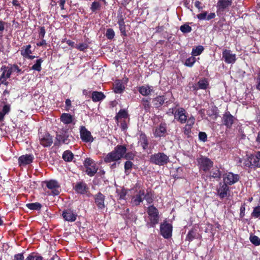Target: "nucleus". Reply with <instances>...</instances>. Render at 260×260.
<instances>
[{
  "mask_svg": "<svg viewBox=\"0 0 260 260\" xmlns=\"http://www.w3.org/2000/svg\"><path fill=\"white\" fill-rule=\"evenodd\" d=\"M60 119L64 124H69L73 122L74 117L69 113H63L61 115Z\"/></svg>",
  "mask_w": 260,
  "mask_h": 260,
  "instance_id": "25",
  "label": "nucleus"
},
{
  "mask_svg": "<svg viewBox=\"0 0 260 260\" xmlns=\"http://www.w3.org/2000/svg\"><path fill=\"white\" fill-rule=\"evenodd\" d=\"M166 100L165 95H158L153 98L152 102L154 107L159 109L165 103L169 104V101H166Z\"/></svg>",
  "mask_w": 260,
  "mask_h": 260,
  "instance_id": "19",
  "label": "nucleus"
},
{
  "mask_svg": "<svg viewBox=\"0 0 260 260\" xmlns=\"http://www.w3.org/2000/svg\"><path fill=\"white\" fill-rule=\"evenodd\" d=\"M143 188V183L141 180H137L134 186L132 188L135 191H138L139 189Z\"/></svg>",
  "mask_w": 260,
  "mask_h": 260,
  "instance_id": "52",
  "label": "nucleus"
},
{
  "mask_svg": "<svg viewBox=\"0 0 260 260\" xmlns=\"http://www.w3.org/2000/svg\"><path fill=\"white\" fill-rule=\"evenodd\" d=\"M43 62L42 58H40L36 60V63L32 66L31 69L35 71L40 72L42 70L41 64Z\"/></svg>",
  "mask_w": 260,
  "mask_h": 260,
  "instance_id": "40",
  "label": "nucleus"
},
{
  "mask_svg": "<svg viewBox=\"0 0 260 260\" xmlns=\"http://www.w3.org/2000/svg\"><path fill=\"white\" fill-rule=\"evenodd\" d=\"M202 4L200 1H196L194 3V6L199 9V11H201L203 9V7L202 6Z\"/></svg>",
  "mask_w": 260,
  "mask_h": 260,
  "instance_id": "64",
  "label": "nucleus"
},
{
  "mask_svg": "<svg viewBox=\"0 0 260 260\" xmlns=\"http://www.w3.org/2000/svg\"><path fill=\"white\" fill-rule=\"evenodd\" d=\"M62 216L65 221L74 222L77 219V214L71 209H67L62 211Z\"/></svg>",
  "mask_w": 260,
  "mask_h": 260,
  "instance_id": "13",
  "label": "nucleus"
},
{
  "mask_svg": "<svg viewBox=\"0 0 260 260\" xmlns=\"http://www.w3.org/2000/svg\"><path fill=\"white\" fill-rule=\"evenodd\" d=\"M150 98H143L141 100V104L142 108L145 111V113H150V110L151 109V105L150 103Z\"/></svg>",
  "mask_w": 260,
  "mask_h": 260,
  "instance_id": "27",
  "label": "nucleus"
},
{
  "mask_svg": "<svg viewBox=\"0 0 260 260\" xmlns=\"http://www.w3.org/2000/svg\"><path fill=\"white\" fill-rule=\"evenodd\" d=\"M126 150L125 145H117L111 152L108 153L104 157V161L105 163L108 164L112 161H118L122 158L133 160L135 156L134 153L132 152L126 153Z\"/></svg>",
  "mask_w": 260,
  "mask_h": 260,
  "instance_id": "1",
  "label": "nucleus"
},
{
  "mask_svg": "<svg viewBox=\"0 0 260 260\" xmlns=\"http://www.w3.org/2000/svg\"><path fill=\"white\" fill-rule=\"evenodd\" d=\"M192 128V127L186 125L184 127L183 132L185 136H187V137H190V134L191 133Z\"/></svg>",
  "mask_w": 260,
  "mask_h": 260,
  "instance_id": "55",
  "label": "nucleus"
},
{
  "mask_svg": "<svg viewBox=\"0 0 260 260\" xmlns=\"http://www.w3.org/2000/svg\"><path fill=\"white\" fill-rule=\"evenodd\" d=\"M127 193V190L124 188H122L118 193L119 199L125 200Z\"/></svg>",
  "mask_w": 260,
  "mask_h": 260,
  "instance_id": "58",
  "label": "nucleus"
},
{
  "mask_svg": "<svg viewBox=\"0 0 260 260\" xmlns=\"http://www.w3.org/2000/svg\"><path fill=\"white\" fill-rule=\"evenodd\" d=\"M74 157L73 153L70 150L65 151L62 154V158L65 161L70 162Z\"/></svg>",
  "mask_w": 260,
  "mask_h": 260,
  "instance_id": "36",
  "label": "nucleus"
},
{
  "mask_svg": "<svg viewBox=\"0 0 260 260\" xmlns=\"http://www.w3.org/2000/svg\"><path fill=\"white\" fill-rule=\"evenodd\" d=\"M10 110V105L9 104H6L3 106L1 112L5 115L9 113Z\"/></svg>",
  "mask_w": 260,
  "mask_h": 260,
  "instance_id": "59",
  "label": "nucleus"
},
{
  "mask_svg": "<svg viewBox=\"0 0 260 260\" xmlns=\"http://www.w3.org/2000/svg\"><path fill=\"white\" fill-rule=\"evenodd\" d=\"M236 118L230 113L229 111L226 112L222 116V122L223 125L227 128L230 129L234 122Z\"/></svg>",
  "mask_w": 260,
  "mask_h": 260,
  "instance_id": "14",
  "label": "nucleus"
},
{
  "mask_svg": "<svg viewBox=\"0 0 260 260\" xmlns=\"http://www.w3.org/2000/svg\"><path fill=\"white\" fill-rule=\"evenodd\" d=\"M89 46L86 43H80L78 45H76L75 46V48L81 51H85L88 48Z\"/></svg>",
  "mask_w": 260,
  "mask_h": 260,
  "instance_id": "50",
  "label": "nucleus"
},
{
  "mask_svg": "<svg viewBox=\"0 0 260 260\" xmlns=\"http://www.w3.org/2000/svg\"><path fill=\"white\" fill-rule=\"evenodd\" d=\"M120 127L122 131H125L127 129L128 126L125 120H123L121 121Z\"/></svg>",
  "mask_w": 260,
  "mask_h": 260,
  "instance_id": "62",
  "label": "nucleus"
},
{
  "mask_svg": "<svg viewBox=\"0 0 260 260\" xmlns=\"http://www.w3.org/2000/svg\"><path fill=\"white\" fill-rule=\"evenodd\" d=\"M222 58L225 63H234L236 60V55L232 53L230 50L224 49L222 51Z\"/></svg>",
  "mask_w": 260,
  "mask_h": 260,
  "instance_id": "16",
  "label": "nucleus"
},
{
  "mask_svg": "<svg viewBox=\"0 0 260 260\" xmlns=\"http://www.w3.org/2000/svg\"><path fill=\"white\" fill-rule=\"evenodd\" d=\"M74 188L78 193L82 194L86 193L88 189L87 184L83 182H77Z\"/></svg>",
  "mask_w": 260,
  "mask_h": 260,
  "instance_id": "23",
  "label": "nucleus"
},
{
  "mask_svg": "<svg viewBox=\"0 0 260 260\" xmlns=\"http://www.w3.org/2000/svg\"><path fill=\"white\" fill-rule=\"evenodd\" d=\"M199 139L201 141L205 142L207 141V135L205 132H200L199 133Z\"/></svg>",
  "mask_w": 260,
  "mask_h": 260,
  "instance_id": "56",
  "label": "nucleus"
},
{
  "mask_svg": "<svg viewBox=\"0 0 260 260\" xmlns=\"http://www.w3.org/2000/svg\"><path fill=\"white\" fill-rule=\"evenodd\" d=\"M106 36L107 39L112 40L114 38L115 32L112 28H108L106 30Z\"/></svg>",
  "mask_w": 260,
  "mask_h": 260,
  "instance_id": "51",
  "label": "nucleus"
},
{
  "mask_svg": "<svg viewBox=\"0 0 260 260\" xmlns=\"http://www.w3.org/2000/svg\"><path fill=\"white\" fill-rule=\"evenodd\" d=\"M196 232L195 230L192 229L188 232L185 240L191 242L196 238Z\"/></svg>",
  "mask_w": 260,
  "mask_h": 260,
  "instance_id": "43",
  "label": "nucleus"
},
{
  "mask_svg": "<svg viewBox=\"0 0 260 260\" xmlns=\"http://www.w3.org/2000/svg\"><path fill=\"white\" fill-rule=\"evenodd\" d=\"M44 183L46 184V185L48 188L50 189H54V190L52 191L54 195H58L59 193V192L56 190V188H58L60 187V185L56 180H50L49 181H46L44 182Z\"/></svg>",
  "mask_w": 260,
  "mask_h": 260,
  "instance_id": "21",
  "label": "nucleus"
},
{
  "mask_svg": "<svg viewBox=\"0 0 260 260\" xmlns=\"http://www.w3.org/2000/svg\"><path fill=\"white\" fill-rule=\"evenodd\" d=\"M101 5L99 2L94 1L93 2L91 6L90 9L92 12H96L97 10L101 9Z\"/></svg>",
  "mask_w": 260,
  "mask_h": 260,
  "instance_id": "48",
  "label": "nucleus"
},
{
  "mask_svg": "<svg viewBox=\"0 0 260 260\" xmlns=\"http://www.w3.org/2000/svg\"><path fill=\"white\" fill-rule=\"evenodd\" d=\"M185 110L182 108H179L175 114V116H177L178 121L182 124L185 123L187 121V116L185 114Z\"/></svg>",
  "mask_w": 260,
  "mask_h": 260,
  "instance_id": "22",
  "label": "nucleus"
},
{
  "mask_svg": "<svg viewBox=\"0 0 260 260\" xmlns=\"http://www.w3.org/2000/svg\"><path fill=\"white\" fill-rule=\"evenodd\" d=\"M147 213L149 221L146 225L148 228H154L159 222V211L154 205H150L148 207Z\"/></svg>",
  "mask_w": 260,
  "mask_h": 260,
  "instance_id": "3",
  "label": "nucleus"
},
{
  "mask_svg": "<svg viewBox=\"0 0 260 260\" xmlns=\"http://www.w3.org/2000/svg\"><path fill=\"white\" fill-rule=\"evenodd\" d=\"M210 176L215 179H220L221 178V172L217 168H213L210 172Z\"/></svg>",
  "mask_w": 260,
  "mask_h": 260,
  "instance_id": "38",
  "label": "nucleus"
},
{
  "mask_svg": "<svg viewBox=\"0 0 260 260\" xmlns=\"http://www.w3.org/2000/svg\"><path fill=\"white\" fill-rule=\"evenodd\" d=\"M39 39H43L46 34V30L44 26H39Z\"/></svg>",
  "mask_w": 260,
  "mask_h": 260,
  "instance_id": "54",
  "label": "nucleus"
},
{
  "mask_svg": "<svg viewBox=\"0 0 260 260\" xmlns=\"http://www.w3.org/2000/svg\"><path fill=\"white\" fill-rule=\"evenodd\" d=\"M94 199L95 203L100 210H103L106 207L105 204V196L101 192H99L94 195Z\"/></svg>",
  "mask_w": 260,
  "mask_h": 260,
  "instance_id": "18",
  "label": "nucleus"
},
{
  "mask_svg": "<svg viewBox=\"0 0 260 260\" xmlns=\"http://www.w3.org/2000/svg\"><path fill=\"white\" fill-rule=\"evenodd\" d=\"M252 216L255 218L260 217V206H258L254 208L253 212L251 213Z\"/></svg>",
  "mask_w": 260,
  "mask_h": 260,
  "instance_id": "53",
  "label": "nucleus"
},
{
  "mask_svg": "<svg viewBox=\"0 0 260 260\" xmlns=\"http://www.w3.org/2000/svg\"><path fill=\"white\" fill-rule=\"evenodd\" d=\"M128 117V114L127 111L125 109H120L119 112L117 113L115 117V119L116 121V123H118L119 122V119L121 118H127Z\"/></svg>",
  "mask_w": 260,
  "mask_h": 260,
  "instance_id": "31",
  "label": "nucleus"
},
{
  "mask_svg": "<svg viewBox=\"0 0 260 260\" xmlns=\"http://www.w3.org/2000/svg\"><path fill=\"white\" fill-rule=\"evenodd\" d=\"M31 46L29 44L26 46H23L20 50L21 55L24 58L28 56L29 54H32V50H31Z\"/></svg>",
  "mask_w": 260,
  "mask_h": 260,
  "instance_id": "30",
  "label": "nucleus"
},
{
  "mask_svg": "<svg viewBox=\"0 0 260 260\" xmlns=\"http://www.w3.org/2000/svg\"><path fill=\"white\" fill-rule=\"evenodd\" d=\"M124 89V86L120 81H117L115 83L113 90L116 93H121L123 92Z\"/></svg>",
  "mask_w": 260,
  "mask_h": 260,
  "instance_id": "33",
  "label": "nucleus"
},
{
  "mask_svg": "<svg viewBox=\"0 0 260 260\" xmlns=\"http://www.w3.org/2000/svg\"><path fill=\"white\" fill-rule=\"evenodd\" d=\"M144 200V198L137 193L136 195L133 196L132 198V203L134 205L137 206L140 205Z\"/></svg>",
  "mask_w": 260,
  "mask_h": 260,
  "instance_id": "32",
  "label": "nucleus"
},
{
  "mask_svg": "<svg viewBox=\"0 0 260 260\" xmlns=\"http://www.w3.org/2000/svg\"><path fill=\"white\" fill-rule=\"evenodd\" d=\"M34 159V156L31 154H26L22 155L19 157L18 159V164L19 166H25L30 164Z\"/></svg>",
  "mask_w": 260,
  "mask_h": 260,
  "instance_id": "15",
  "label": "nucleus"
},
{
  "mask_svg": "<svg viewBox=\"0 0 260 260\" xmlns=\"http://www.w3.org/2000/svg\"><path fill=\"white\" fill-rule=\"evenodd\" d=\"M125 15L123 14L122 12H118L117 14V23L118 22H125L124 20L125 19Z\"/></svg>",
  "mask_w": 260,
  "mask_h": 260,
  "instance_id": "61",
  "label": "nucleus"
},
{
  "mask_svg": "<svg viewBox=\"0 0 260 260\" xmlns=\"http://www.w3.org/2000/svg\"><path fill=\"white\" fill-rule=\"evenodd\" d=\"M173 226L171 223L164 221L160 225V233L165 239H169L172 236Z\"/></svg>",
  "mask_w": 260,
  "mask_h": 260,
  "instance_id": "7",
  "label": "nucleus"
},
{
  "mask_svg": "<svg viewBox=\"0 0 260 260\" xmlns=\"http://www.w3.org/2000/svg\"><path fill=\"white\" fill-rule=\"evenodd\" d=\"M208 13L207 11H204L201 13H200L197 15V17L199 20H206Z\"/></svg>",
  "mask_w": 260,
  "mask_h": 260,
  "instance_id": "60",
  "label": "nucleus"
},
{
  "mask_svg": "<svg viewBox=\"0 0 260 260\" xmlns=\"http://www.w3.org/2000/svg\"><path fill=\"white\" fill-rule=\"evenodd\" d=\"M39 140L40 144L45 147H50L53 143L52 137L47 132L40 134Z\"/></svg>",
  "mask_w": 260,
  "mask_h": 260,
  "instance_id": "10",
  "label": "nucleus"
},
{
  "mask_svg": "<svg viewBox=\"0 0 260 260\" xmlns=\"http://www.w3.org/2000/svg\"><path fill=\"white\" fill-rule=\"evenodd\" d=\"M195 118L191 116L187 119L186 125L192 127L195 123Z\"/></svg>",
  "mask_w": 260,
  "mask_h": 260,
  "instance_id": "57",
  "label": "nucleus"
},
{
  "mask_svg": "<svg viewBox=\"0 0 260 260\" xmlns=\"http://www.w3.org/2000/svg\"><path fill=\"white\" fill-rule=\"evenodd\" d=\"M204 49V48L203 46L201 45H199L197 47H196V48H193L192 50L191 55L194 56H198L203 52Z\"/></svg>",
  "mask_w": 260,
  "mask_h": 260,
  "instance_id": "41",
  "label": "nucleus"
},
{
  "mask_svg": "<svg viewBox=\"0 0 260 260\" xmlns=\"http://www.w3.org/2000/svg\"><path fill=\"white\" fill-rule=\"evenodd\" d=\"M149 161L152 164L161 166L169 162V157L164 152H157L150 155Z\"/></svg>",
  "mask_w": 260,
  "mask_h": 260,
  "instance_id": "4",
  "label": "nucleus"
},
{
  "mask_svg": "<svg viewBox=\"0 0 260 260\" xmlns=\"http://www.w3.org/2000/svg\"><path fill=\"white\" fill-rule=\"evenodd\" d=\"M8 68V74H10L11 75L12 73H16L17 74V75L19 74L23 73L24 71H22V69H20L17 64H9L7 66ZM9 75V74H8Z\"/></svg>",
  "mask_w": 260,
  "mask_h": 260,
  "instance_id": "26",
  "label": "nucleus"
},
{
  "mask_svg": "<svg viewBox=\"0 0 260 260\" xmlns=\"http://www.w3.org/2000/svg\"><path fill=\"white\" fill-rule=\"evenodd\" d=\"M246 156L242 160H240V162L243 161L244 167L251 169L260 168V151H257L255 154H247Z\"/></svg>",
  "mask_w": 260,
  "mask_h": 260,
  "instance_id": "2",
  "label": "nucleus"
},
{
  "mask_svg": "<svg viewBox=\"0 0 260 260\" xmlns=\"http://www.w3.org/2000/svg\"><path fill=\"white\" fill-rule=\"evenodd\" d=\"M80 134L81 140L84 142H92L94 140L91 133L84 126L80 127Z\"/></svg>",
  "mask_w": 260,
  "mask_h": 260,
  "instance_id": "11",
  "label": "nucleus"
},
{
  "mask_svg": "<svg viewBox=\"0 0 260 260\" xmlns=\"http://www.w3.org/2000/svg\"><path fill=\"white\" fill-rule=\"evenodd\" d=\"M56 139L59 144L61 143L68 144L70 142L69 135L64 131L59 132L57 133Z\"/></svg>",
  "mask_w": 260,
  "mask_h": 260,
  "instance_id": "20",
  "label": "nucleus"
},
{
  "mask_svg": "<svg viewBox=\"0 0 260 260\" xmlns=\"http://www.w3.org/2000/svg\"><path fill=\"white\" fill-rule=\"evenodd\" d=\"M232 4V0H218L217 3V13H223Z\"/></svg>",
  "mask_w": 260,
  "mask_h": 260,
  "instance_id": "17",
  "label": "nucleus"
},
{
  "mask_svg": "<svg viewBox=\"0 0 260 260\" xmlns=\"http://www.w3.org/2000/svg\"><path fill=\"white\" fill-rule=\"evenodd\" d=\"M117 24L119 25V28L120 31L121 35L123 37H126L127 34L125 22H118Z\"/></svg>",
  "mask_w": 260,
  "mask_h": 260,
  "instance_id": "42",
  "label": "nucleus"
},
{
  "mask_svg": "<svg viewBox=\"0 0 260 260\" xmlns=\"http://www.w3.org/2000/svg\"><path fill=\"white\" fill-rule=\"evenodd\" d=\"M196 61L195 57L192 55L185 60L184 65L186 67H192Z\"/></svg>",
  "mask_w": 260,
  "mask_h": 260,
  "instance_id": "44",
  "label": "nucleus"
},
{
  "mask_svg": "<svg viewBox=\"0 0 260 260\" xmlns=\"http://www.w3.org/2000/svg\"><path fill=\"white\" fill-rule=\"evenodd\" d=\"M66 110L69 111L71 107V101L70 99H68L66 100Z\"/></svg>",
  "mask_w": 260,
  "mask_h": 260,
  "instance_id": "63",
  "label": "nucleus"
},
{
  "mask_svg": "<svg viewBox=\"0 0 260 260\" xmlns=\"http://www.w3.org/2000/svg\"><path fill=\"white\" fill-rule=\"evenodd\" d=\"M249 240L255 246L260 245V238L255 235H250Z\"/></svg>",
  "mask_w": 260,
  "mask_h": 260,
  "instance_id": "47",
  "label": "nucleus"
},
{
  "mask_svg": "<svg viewBox=\"0 0 260 260\" xmlns=\"http://www.w3.org/2000/svg\"><path fill=\"white\" fill-rule=\"evenodd\" d=\"M216 190L218 196L221 199L229 197L230 194L229 185L223 182H219Z\"/></svg>",
  "mask_w": 260,
  "mask_h": 260,
  "instance_id": "9",
  "label": "nucleus"
},
{
  "mask_svg": "<svg viewBox=\"0 0 260 260\" xmlns=\"http://www.w3.org/2000/svg\"><path fill=\"white\" fill-rule=\"evenodd\" d=\"M239 176L232 172H229L224 175L223 179V182L226 183L228 185H232L239 180Z\"/></svg>",
  "mask_w": 260,
  "mask_h": 260,
  "instance_id": "12",
  "label": "nucleus"
},
{
  "mask_svg": "<svg viewBox=\"0 0 260 260\" xmlns=\"http://www.w3.org/2000/svg\"><path fill=\"white\" fill-rule=\"evenodd\" d=\"M133 166L134 164L129 160H127L125 162L124 168V172L126 174H128L131 172Z\"/></svg>",
  "mask_w": 260,
  "mask_h": 260,
  "instance_id": "45",
  "label": "nucleus"
},
{
  "mask_svg": "<svg viewBox=\"0 0 260 260\" xmlns=\"http://www.w3.org/2000/svg\"><path fill=\"white\" fill-rule=\"evenodd\" d=\"M25 260H43V257L38 253L32 252L27 256Z\"/></svg>",
  "mask_w": 260,
  "mask_h": 260,
  "instance_id": "37",
  "label": "nucleus"
},
{
  "mask_svg": "<svg viewBox=\"0 0 260 260\" xmlns=\"http://www.w3.org/2000/svg\"><path fill=\"white\" fill-rule=\"evenodd\" d=\"M209 85V82L208 80L205 78L200 80L198 82L199 89L206 90L208 88Z\"/></svg>",
  "mask_w": 260,
  "mask_h": 260,
  "instance_id": "35",
  "label": "nucleus"
},
{
  "mask_svg": "<svg viewBox=\"0 0 260 260\" xmlns=\"http://www.w3.org/2000/svg\"><path fill=\"white\" fill-rule=\"evenodd\" d=\"M198 166L200 170L207 172L213 167V162L209 158L201 156L197 159Z\"/></svg>",
  "mask_w": 260,
  "mask_h": 260,
  "instance_id": "6",
  "label": "nucleus"
},
{
  "mask_svg": "<svg viewBox=\"0 0 260 260\" xmlns=\"http://www.w3.org/2000/svg\"><path fill=\"white\" fill-rule=\"evenodd\" d=\"M1 71L2 72V74L0 76V77L5 79H7L9 78L11 76V74H9V75H8V68L7 66H2V67L1 68Z\"/></svg>",
  "mask_w": 260,
  "mask_h": 260,
  "instance_id": "39",
  "label": "nucleus"
},
{
  "mask_svg": "<svg viewBox=\"0 0 260 260\" xmlns=\"http://www.w3.org/2000/svg\"><path fill=\"white\" fill-rule=\"evenodd\" d=\"M167 133V124L164 122H161L157 126L154 127L153 129V134L155 138L165 137Z\"/></svg>",
  "mask_w": 260,
  "mask_h": 260,
  "instance_id": "8",
  "label": "nucleus"
},
{
  "mask_svg": "<svg viewBox=\"0 0 260 260\" xmlns=\"http://www.w3.org/2000/svg\"><path fill=\"white\" fill-rule=\"evenodd\" d=\"M84 166L86 168L85 173L90 176H93L97 172L98 168L94 161L90 158H86L83 162Z\"/></svg>",
  "mask_w": 260,
  "mask_h": 260,
  "instance_id": "5",
  "label": "nucleus"
},
{
  "mask_svg": "<svg viewBox=\"0 0 260 260\" xmlns=\"http://www.w3.org/2000/svg\"><path fill=\"white\" fill-rule=\"evenodd\" d=\"M26 207L31 210H40L42 206V205L38 203V202H36V203H28V204H26Z\"/></svg>",
  "mask_w": 260,
  "mask_h": 260,
  "instance_id": "34",
  "label": "nucleus"
},
{
  "mask_svg": "<svg viewBox=\"0 0 260 260\" xmlns=\"http://www.w3.org/2000/svg\"><path fill=\"white\" fill-rule=\"evenodd\" d=\"M180 29L184 34L190 32L192 30L191 27L187 23L182 25L180 27Z\"/></svg>",
  "mask_w": 260,
  "mask_h": 260,
  "instance_id": "46",
  "label": "nucleus"
},
{
  "mask_svg": "<svg viewBox=\"0 0 260 260\" xmlns=\"http://www.w3.org/2000/svg\"><path fill=\"white\" fill-rule=\"evenodd\" d=\"M139 142L140 143L141 146L144 150H146L148 147L149 141L148 138L146 134L144 133H141L139 136Z\"/></svg>",
  "mask_w": 260,
  "mask_h": 260,
  "instance_id": "24",
  "label": "nucleus"
},
{
  "mask_svg": "<svg viewBox=\"0 0 260 260\" xmlns=\"http://www.w3.org/2000/svg\"><path fill=\"white\" fill-rule=\"evenodd\" d=\"M138 91L142 95L147 96L153 91V89L152 86L146 85L139 87Z\"/></svg>",
  "mask_w": 260,
  "mask_h": 260,
  "instance_id": "28",
  "label": "nucleus"
},
{
  "mask_svg": "<svg viewBox=\"0 0 260 260\" xmlns=\"http://www.w3.org/2000/svg\"><path fill=\"white\" fill-rule=\"evenodd\" d=\"M105 98L106 95L101 91H94L92 93L91 99L94 102L101 101Z\"/></svg>",
  "mask_w": 260,
  "mask_h": 260,
  "instance_id": "29",
  "label": "nucleus"
},
{
  "mask_svg": "<svg viewBox=\"0 0 260 260\" xmlns=\"http://www.w3.org/2000/svg\"><path fill=\"white\" fill-rule=\"evenodd\" d=\"M148 204H151L153 201V197L152 193L150 191L147 190V192L143 197Z\"/></svg>",
  "mask_w": 260,
  "mask_h": 260,
  "instance_id": "49",
  "label": "nucleus"
}]
</instances>
